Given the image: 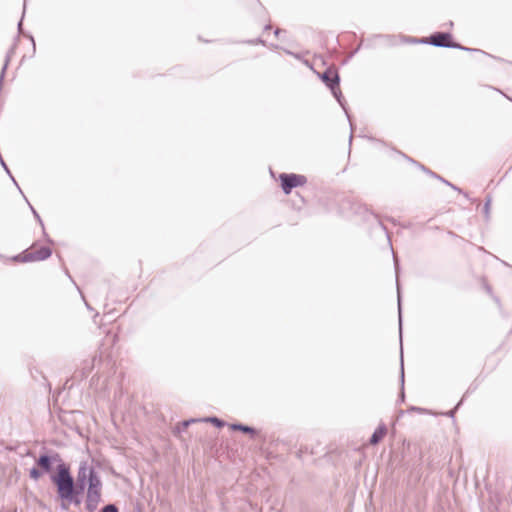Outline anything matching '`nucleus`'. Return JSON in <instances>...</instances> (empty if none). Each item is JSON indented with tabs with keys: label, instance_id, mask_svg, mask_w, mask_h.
Returning a JSON list of instances; mask_svg holds the SVG:
<instances>
[{
	"label": "nucleus",
	"instance_id": "1",
	"mask_svg": "<svg viewBox=\"0 0 512 512\" xmlns=\"http://www.w3.org/2000/svg\"><path fill=\"white\" fill-rule=\"evenodd\" d=\"M88 461L79 463L76 479H74L70 465L67 468H60L56 480L59 483L56 494L61 501V510H68L71 505L79 507L82 504V496L86 489L85 509L88 512H95L102 501V480L99 473Z\"/></svg>",
	"mask_w": 512,
	"mask_h": 512
},
{
	"label": "nucleus",
	"instance_id": "2",
	"mask_svg": "<svg viewBox=\"0 0 512 512\" xmlns=\"http://www.w3.org/2000/svg\"><path fill=\"white\" fill-rule=\"evenodd\" d=\"M67 466L68 463L57 451L43 449L35 459V466L29 470V477L38 481L44 474H49L50 481L57 488L59 483L56 480V475L59 474L60 468H67Z\"/></svg>",
	"mask_w": 512,
	"mask_h": 512
},
{
	"label": "nucleus",
	"instance_id": "3",
	"mask_svg": "<svg viewBox=\"0 0 512 512\" xmlns=\"http://www.w3.org/2000/svg\"><path fill=\"white\" fill-rule=\"evenodd\" d=\"M428 40H430V45L434 47H441V48H453V49H459L466 52H476L481 53L484 55H487L486 52L476 49V48H470L461 45L458 42H455L453 39V35L450 32H443V31H437L428 36Z\"/></svg>",
	"mask_w": 512,
	"mask_h": 512
},
{
	"label": "nucleus",
	"instance_id": "4",
	"mask_svg": "<svg viewBox=\"0 0 512 512\" xmlns=\"http://www.w3.org/2000/svg\"><path fill=\"white\" fill-rule=\"evenodd\" d=\"M52 255V249L48 246H41L36 251H30L29 249L23 250L21 253L14 255L10 260L20 263H30L44 261L50 258Z\"/></svg>",
	"mask_w": 512,
	"mask_h": 512
},
{
	"label": "nucleus",
	"instance_id": "5",
	"mask_svg": "<svg viewBox=\"0 0 512 512\" xmlns=\"http://www.w3.org/2000/svg\"><path fill=\"white\" fill-rule=\"evenodd\" d=\"M279 182L283 193L289 195L293 189L304 186L307 183V177L296 173H281Z\"/></svg>",
	"mask_w": 512,
	"mask_h": 512
},
{
	"label": "nucleus",
	"instance_id": "6",
	"mask_svg": "<svg viewBox=\"0 0 512 512\" xmlns=\"http://www.w3.org/2000/svg\"><path fill=\"white\" fill-rule=\"evenodd\" d=\"M319 78L329 90L340 85V75L336 68L328 67L324 72L318 74Z\"/></svg>",
	"mask_w": 512,
	"mask_h": 512
},
{
	"label": "nucleus",
	"instance_id": "7",
	"mask_svg": "<svg viewBox=\"0 0 512 512\" xmlns=\"http://www.w3.org/2000/svg\"><path fill=\"white\" fill-rule=\"evenodd\" d=\"M393 260H394V267H395V273H396V287H397V304H398V322H399V334L400 339L402 338V297H401V290H400V283H399V262L396 258L395 254L393 253Z\"/></svg>",
	"mask_w": 512,
	"mask_h": 512
},
{
	"label": "nucleus",
	"instance_id": "8",
	"mask_svg": "<svg viewBox=\"0 0 512 512\" xmlns=\"http://www.w3.org/2000/svg\"><path fill=\"white\" fill-rule=\"evenodd\" d=\"M420 170L423 171L424 173H426L427 175L441 181L442 183H444L445 185L449 186L450 188H452L453 190L463 194L465 197H467V194L463 192V190L459 187H457L456 185H454L453 183L449 182L448 180L444 179L442 176L438 175L437 173L433 172L432 170H430L429 168H427L426 166L424 165H420Z\"/></svg>",
	"mask_w": 512,
	"mask_h": 512
},
{
	"label": "nucleus",
	"instance_id": "9",
	"mask_svg": "<svg viewBox=\"0 0 512 512\" xmlns=\"http://www.w3.org/2000/svg\"><path fill=\"white\" fill-rule=\"evenodd\" d=\"M330 91H331L333 97L336 99L338 104L341 106V108L345 112V115L347 116V118L349 120L350 126L352 127V123H351V119H350V114L348 112L347 102H346V100L343 97V94H342V92L340 90V86H334Z\"/></svg>",
	"mask_w": 512,
	"mask_h": 512
},
{
	"label": "nucleus",
	"instance_id": "10",
	"mask_svg": "<svg viewBox=\"0 0 512 512\" xmlns=\"http://www.w3.org/2000/svg\"><path fill=\"white\" fill-rule=\"evenodd\" d=\"M229 427L233 431H240L244 434H248L251 438H255L259 434V431L256 428L240 422L232 423Z\"/></svg>",
	"mask_w": 512,
	"mask_h": 512
},
{
	"label": "nucleus",
	"instance_id": "11",
	"mask_svg": "<svg viewBox=\"0 0 512 512\" xmlns=\"http://www.w3.org/2000/svg\"><path fill=\"white\" fill-rule=\"evenodd\" d=\"M386 433H387L386 425L384 423L379 424L378 427L372 433V435L369 439V443L371 445H377L378 443H380L382 441V439L384 438Z\"/></svg>",
	"mask_w": 512,
	"mask_h": 512
},
{
	"label": "nucleus",
	"instance_id": "12",
	"mask_svg": "<svg viewBox=\"0 0 512 512\" xmlns=\"http://www.w3.org/2000/svg\"><path fill=\"white\" fill-rule=\"evenodd\" d=\"M200 422L199 418H190L183 420L177 424V426L174 429V434H181L183 433L192 423Z\"/></svg>",
	"mask_w": 512,
	"mask_h": 512
},
{
	"label": "nucleus",
	"instance_id": "13",
	"mask_svg": "<svg viewBox=\"0 0 512 512\" xmlns=\"http://www.w3.org/2000/svg\"><path fill=\"white\" fill-rule=\"evenodd\" d=\"M400 384H401V391L398 396V402L402 403L405 400V393H404V383H405V374H404V362H403V355L401 354L400 357Z\"/></svg>",
	"mask_w": 512,
	"mask_h": 512
},
{
	"label": "nucleus",
	"instance_id": "14",
	"mask_svg": "<svg viewBox=\"0 0 512 512\" xmlns=\"http://www.w3.org/2000/svg\"><path fill=\"white\" fill-rule=\"evenodd\" d=\"M199 419H200V422L211 423L216 428H223L226 425V422L224 420H222L216 416H207V417H203V418H199Z\"/></svg>",
	"mask_w": 512,
	"mask_h": 512
},
{
	"label": "nucleus",
	"instance_id": "15",
	"mask_svg": "<svg viewBox=\"0 0 512 512\" xmlns=\"http://www.w3.org/2000/svg\"><path fill=\"white\" fill-rule=\"evenodd\" d=\"M28 204H29V206H30V209H31V211H32V213H33V215H34L35 219L38 221V223H39V224L41 225V227H42L43 235H44V237H45V241H46L47 243H49V244H54V241H53V240L48 236V234H47V233H46V231H45L44 223H43V221H42V219H41L40 215L38 214V212L34 209V207H33L30 203H28Z\"/></svg>",
	"mask_w": 512,
	"mask_h": 512
},
{
	"label": "nucleus",
	"instance_id": "16",
	"mask_svg": "<svg viewBox=\"0 0 512 512\" xmlns=\"http://www.w3.org/2000/svg\"><path fill=\"white\" fill-rule=\"evenodd\" d=\"M406 41L408 43H413V44H428V45H430V40H428V37H422V38L407 37Z\"/></svg>",
	"mask_w": 512,
	"mask_h": 512
},
{
	"label": "nucleus",
	"instance_id": "17",
	"mask_svg": "<svg viewBox=\"0 0 512 512\" xmlns=\"http://www.w3.org/2000/svg\"><path fill=\"white\" fill-rule=\"evenodd\" d=\"M240 43L248 44V45H263V46L266 45V41L263 40L261 37H258L255 39L243 40Z\"/></svg>",
	"mask_w": 512,
	"mask_h": 512
},
{
	"label": "nucleus",
	"instance_id": "18",
	"mask_svg": "<svg viewBox=\"0 0 512 512\" xmlns=\"http://www.w3.org/2000/svg\"><path fill=\"white\" fill-rule=\"evenodd\" d=\"M99 512H119V508L114 503H109L105 506H103Z\"/></svg>",
	"mask_w": 512,
	"mask_h": 512
},
{
	"label": "nucleus",
	"instance_id": "19",
	"mask_svg": "<svg viewBox=\"0 0 512 512\" xmlns=\"http://www.w3.org/2000/svg\"><path fill=\"white\" fill-rule=\"evenodd\" d=\"M490 205H491V197L487 196L484 206H483V213L485 214L486 219L489 218Z\"/></svg>",
	"mask_w": 512,
	"mask_h": 512
},
{
	"label": "nucleus",
	"instance_id": "20",
	"mask_svg": "<svg viewBox=\"0 0 512 512\" xmlns=\"http://www.w3.org/2000/svg\"><path fill=\"white\" fill-rule=\"evenodd\" d=\"M462 404H463V398L456 404V406L453 409H451L448 412H446L445 415L450 417V418H454L456 411L459 409V407Z\"/></svg>",
	"mask_w": 512,
	"mask_h": 512
},
{
	"label": "nucleus",
	"instance_id": "21",
	"mask_svg": "<svg viewBox=\"0 0 512 512\" xmlns=\"http://www.w3.org/2000/svg\"><path fill=\"white\" fill-rule=\"evenodd\" d=\"M404 159H406L408 162L412 163L413 165L417 166L419 169H420V165H422L421 163H419L418 161L414 160L413 158L409 157L408 155L402 153L401 151H397Z\"/></svg>",
	"mask_w": 512,
	"mask_h": 512
},
{
	"label": "nucleus",
	"instance_id": "22",
	"mask_svg": "<svg viewBox=\"0 0 512 512\" xmlns=\"http://www.w3.org/2000/svg\"><path fill=\"white\" fill-rule=\"evenodd\" d=\"M0 165L4 169V171L7 173L8 176H11V171L9 167L7 166L6 162L4 161L2 155L0 154Z\"/></svg>",
	"mask_w": 512,
	"mask_h": 512
},
{
	"label": "nucleus",
	"instance_id": "23",
	"mask_svg": "<svg viewBox=\"0 0 512 512\" xmlns=\"http://www.w3.org/2000/svg\"><path fill=\"white\" fill-rule=\"evenodd\" d=\"M361 44H359L349 55L348 57L343 61V64H346L351 58L354 57V55L360 50Z\"/></svg>",
	"mask_w": 512,
	"mask_h": 512
},
{
	"label": "nucleus",
	"instance_id": "24",
	"mask_svg": "<svg viewBox=\"0 0 512 512\" xmlns=\"http://www.w3.org/2000/svg\"><path fill=\"white\" fill-rule=\"evenodd\" d=\"M361 44H359L349 55L348 57L343 61V64H346L351 58L354 57V55L360 50Z\"/></svg>",
	"mask_w": 512,
	"mask_h": 512
},
{
	"label": "nucleus",
	"instance_id": "25",
	"mask_svg": "<svg viewBox=\"0 0 512 512\" xmlns=\"http://www.w3.org/2000/svg\"><path fill=\"white\" fill-rule=\"evenodd\" d=\"M361 44H359L349 55L348 57L343 61V64H346L351 58L354 57V55L360 50Z\"/></svg>",
	"mask_w": 512,
	"mask_h": 512
},
{
	"label": "nucleus",
	"instance_id": "26",
	"mask_svg": "<svg viewBox=\"0 0 512 512\" xmlns=\"http://www.w3.org/2000/svg\"><path fill=\"white\" fill-rule=\"evenodd\" d=\"M361 44H359L349 55L348 57L343 61V64H346L351 58L354 57V55L360 50Z\"/></svg>",
	"mask_w": 512,
	"mask_h": 512
},
{
	"label": "nucleus",
	"instance_id": "27",
	"mask_svg": "<svg viewBox=\"0 0 512 512\" xmlns=\"http://www.w3.org/2000/svg\"><path fill=\"white\" fill-rule=\"evenodd\" d=\"M25 8H26V0H24V7H23V14H22V17H24L25 15ZM22 21H23V18L20 19V21L18 22L17 24V28H18V32L19 33H22L21 30H22Z\"/></svg>",
	"mask_w": 512,
	"mask_h": 512
},
{
	"label": "nucleus",
	"instance_id": "28",
	"mask_svg": "<svg viewBox=\"0 0 512 512\" xmlns=\"http://www.w3.org/2000/svg\"><path fill=\"white\" fill-rule=\"evenodd\" d=\"M23 35L25 37H27L32 42L33 53H35V51H36V44H35L34 37L31 34H29V33H27V34L23 33Z\"/></svg>",
	"mask_w": 512,
	"mask_h": 512
},
{
	"label": "nucleus",
	"instance_id": "29",
	"mask_svg": "<svg viewBox=\"0 0 512 512\" xmlns=\"http://www.w3.org/2000/svg\"><path fill=\"white\" fill-rule=\"evenodd\" d=\"M412 411H415V412H418V413H425V412H426V409L421 408V407H417V406H411V407L408 409V412H412Z\"/></svg>",
	"mask_w": 512,
	"mask_h": 512
},
{
	"label": "nucleus",
	"instance_id": "30",
	"mask_svg": "<svg viewBox=\"0 0 512 512\" xmlns=\"http://www.w3.org/2000/svg\"><path fill=\"white\" fill-rule=\"evenodd\" d=\"M284 51H285L286 54L291 55V56H293L296 59H300L301 58L299 53H294V52H292L290 50H287V49H284Z\"/></svg>",
	"mask_w": 512,
	"mask_h": 512
},
{
	"label": "nucleus",
	"instance_id": "31",
	"mask_svg": "<svg viewBox=\"0 0 512 512\" xmlns=\"http://www.w3.org/2000/svg\"><path fill=\"white\" fill-rule=\"evenodd\" d=\"M282 32H284L282 29L277 28V29H275V30H274V35H275L276 37H279V35H280Z\"/></svg>",
	"mask_w": 512,
	"mask_h": 512
},
{
	"label": "nucleus",
	"instance_id": "32",
	"mask_svg": "<svg viewBox=\"0 0 512 512\" xmlns=\"http://www.w3.org/2000/svg\"><path fill=\"white\" fill-rule=\"evenodd\" d=\"M9 177H10V179L13 181V183H14L17 187H19V186H18V183H17V181L15 180V178L13 177V175L11 174V176H9ZM18 189L21 191V189H20V188H18Z\"/></svg>",
	"mask_w": 512,
	"mask_h": 512
},
{
	"label": "nucleus",
	"instance_id": "33",
	"mask_svg": "<svg viewBox=\"0 0 512 512\" xmlns=\"http://www.w3.org/2000/svg\"><path fill=\"white\" fill-rule=\"evenodd\" d=\"M9 177H10V179L13 181V183H14L17 187H19V186H18V183H17V181L15 180V178L13 177V175L11 174V176H9ZM18 189L21 191V189H20V188H18Z\"/></svg>",
	"mask_w": 512,
	"mask_h": 512
},
{
	"label": "nucleus",
	"instance_id": "34",
	"mask_svg": "<svg viewBox=\"0 0 512 512\" xmlns=\"http://www.w3.org/2000/svg\"><path fill=\"white\" fill-rule=\"evenodd\" d=\"M271 28H272L271 24H269V23H268V24H266V25L264 26V29H263V30H264V31H268V30H270Z\"/></svg>",
	"mask_w": 512,
	"mask_h": 512
},
{
	"label": "nucleus",
	"instance_id": "35",
	"mask_svg": "<svg viewBox=\"0 0 512 512\" xmlns=\"http://www.w3.org/2000/svg\"><path fill=\"white\" fill-rule=\"evenodd\" d=\"M65 274L72 280V277L67 269L65 270Z\"/></svg>",
	"mask_w": 512,
	"mask_h": 512
},
{
	"label": "nucleus",
	"instance_id": "36",
	"mask_svg": "<svg viewBox=\"0 0 512 512\" xmlns=\"http://www.w3.org/2000/svg\"><path fill=\"white\" fill-rule=\"evenodd\" d=\"M486 291H487V292H489V293H491V288H490V286H486Z\"/></svg>",
	"mask_w": 512,
	"mask_h": 512
},
{
	"label": "nucleus",
	"instance_id": "37",
	"mask_svg": "<svg viewBox=\"0 0 512 512\" xmlns=\"http://www.w3.org/2000/svg\"><path fill=\"white\" fill-rule=\"evenodd\" d=\"M85 304H86V307H87L89 310H92L91 305H89L88 303H85Z\"/></svg>",
	"mask_w": 512,
	"mask_h": 512
},
{
	"label": "nucleus",
	"instance_id": "38",
	"mask_svg": "<svg viewBox=\"0 0 512 512\" xmlns=\"http://www.w3.org/2000/svg\"><path fill=\"white\" fill-rule=\"evenodd\" d=\"M448 26L452 27V26H453V22H452V21H450V22L448 23Z\"/></svg>",
	"mask_w": 512,
	"mask_h": 512
},
{
	"label": "nucleus",
	"instance_id": "39",
	"mask_svg": "<svg viewBox=\"0 0 512 512\" xmlns=\"http://www.w3.org/2000/svg\"><path fill=\"white\" fill-rule=\"evenodd\" d=\"M449 235L455 236V233H453L452 231H449Z\"/></svg>",
	"mask_w": 512,
	"mask_h": 512
},
{
	"label": "nucleus",
	"instance_id": "40",
	"mask_svg": "<svg viewBox=\"0 0 512 512\" xmlns=\"http://www.w3.org/2000/svg\"><path fill=\"white\" fill-rule=\"evenodd\" d=\"M352 141V134L349 136V142L351 143Z\"/></svg>",
	"mask_w": 512,
	"mask_h": 512
},
{
	"label": "nucleus",
	"instance_id": "41",
	"mask_svg": "<svg viewBox=\"0 0 512 512\" xmlns=\"http://www.w3.org/2000/svg\"><path fill=\"white\" fill-rule=\"evenodd\" d=\"M96 356L93 357L92 362L94 363L96 361Z\"/></svg>",
	"mask_w": 512,
	"mask_h": 512
},
{
	"label": "nucleus",
	"instance_id": "42",
	"mask_svg": "<svg viewBox=\"0 0 512 512\" xmlns=\"http://www.w3.org/2000/svg\"><path fill=\"white\" fill-rule=\"evenodd\" d=\"M36 244H37V242H34V243L32 244V246H31V247H32V248H33V247H35V246H36Z\"/></svg>",
	"mask_w": 512,
	"mask_h": 512
}]
</instances>
